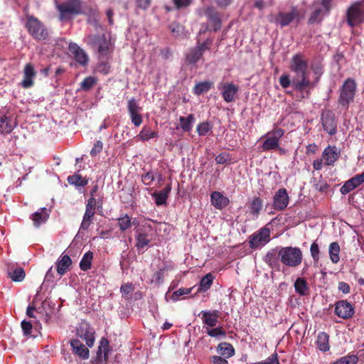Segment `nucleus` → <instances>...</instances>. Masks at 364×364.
<instances>
[{
  "mask_svg": "<svg viewBox=\"0 0 364 364\" xmlns=\"http://www.w3.org/2000/svg\"><path fill=\"white\" fill-rule=\"evenodd\" d=\"M70 346L75 354L77 355L82 359L89 358V350L78 339H72Z\"/></svg>",
  "mask_w": 364,
  "mask_h": 364,
  "instance_id": "nucleus-30",
  "label": "nucleus"
},
{
  "mask_svg": "<svg viewBox=\"0 0 364 364\" xmlns=\"http://www.w3.org/2000/svg\"><path fill=\"white\" fill-rule=\"evenodd\" d=\"M207 334L210 337H218V336H223L225 337L226 333L225 330L223 328V327L219 326L216 328H208L206 331Z\"/></svg>",
  "mask_w": 364,
  "mask_h": 364,
  "instance_id": "nucleus-48",
  "label": "nucleus"
},
{
  "mask_svg": "<svg viewBox=\"0 0 364 364\" xmlns=\"http://www.w3.org/2000/svg\"><path fill=\"white\" fill-rule=\"evenodd\" d=\"M67 180L70 185H74L77 187H84L88 183V179L82 177V176L77 173L69 176Z\"/></svg>",
  "mask_w": 364,
  "mask_h": 364,
  "instance_id": "nucleus-37",
  "label": "nucleus"
},
{
  "mask_svg": "<svg viewBox=\"0 0 364 364\" xmlns=\"http://www.w3.org/2000/svg\"><path fill=\"white\" fill-rule=\"evenodd\" d=\"M284 130L282 128H274L266 134L267 139L262 145L263 151L270 150L283 149L279 147V139L284 136Z\"/></svg>",
  "mask_w": 364,
  "mask_h": 364,
  "instance_id": "nucleus-8",
  "label": "nucleus"
},
{
  "mask_svg": "<svg viewBox=\"0 0 364 364\" xmlns=\"http://www.w3.org/2000/svg\"><path fill=\"white\" fill-rule=\"evenodd\" d=\"M127 109L132 122L134 126L139 127L143 122L142 117L139 114L141 110V107L138 105L134 98H132L128 101Z\"/></svg>",
  "mask_w": 364,
  "mask_h": 364,
  "instance_id": "nucleus-15",
  "label": "nucleus"
},
{
  "mask_svg": "<svg viewBox=\"0 0 364 364\" xmlns=\"http://www.w3.org/2000/svg\"><path fill=\"white\" fill-rule=\"evenodd\" d=\"M213 279L214 277L211 273L205 274L200 282L197 292H205L208 290L213 284Z\"/></svg>",
  "mask_w": 364,
  "mask_h": 364,
  "instance_id": "nucleus-38",
  "label": "nucleus"
},
{
  "mask_svg": "<svg viewBox=\"0 0 364 364\" xmlns=\"http://www.w3.org/2000/svg\"><path fill=\"white\" fill-rule=\"evenodd\" d=\"M222 96L226 102L235 100V96L238 91V87L232 82H225L222 85Z\"/></svg>",
  "mask_w": 364,
  "mask_h": 364,
  "instance_id": "nucleus-25",
  "label": "nucleus"
},
{
  "mask_svg": "<svg viewBox=\"0 0 364 364\" xmlns=\"http://www.w3.org/2000/svg\"><path fill=\"white\" fill-rule=\"evenodd\" d=\"M92 43L97 46L98 53L102 57H107L110 53V43L105 38V36L97 35L93 36Z\"/></svg>",
  "mask_w": 364,
  "mask_h": 364,
  "instance_id": "nucleus-19",
  "label": "nucleus"
},
{
  "mask_svg": "<svg viewBox=\"0 0 364 364\" xmlns=\"http://www.w3.org/2000/svg\"><path fill=\"white\" fill-rule=\"evenodd\" d=\"M211 364H228V361L225 358L218 355H213L210 358Z\"/></svg>",
  "mask_w": 364,
  "mask_h": 364,
  "instance_id": "nucleus-61",
  "label": "nucleus"
},
{
  "mask_svg": "<svg viewBox=\"0 0 364 364\" xmlns=\"http://www.w3.org/2000/svg\"><path fill=\"white\" fill-rule=\"evenodd\" d=\"M294 289L296 293L301 296H306L309 292L308 283L304 278L299 277L294 282Z\"/></svg>",
  "mask_w": 364,
  "mask_h": 364,
  "instance_id": "nucleus-35",
  "label": "nucleus"
},
{
  "mask_svg": "<svg viewBox=\"0 0 364 364\" xmlns=\"http://www.w3.org/2000/svg\"><path fill=\"white\" fill-rule=\"evenodd\" d=\"M154 179H155V177L154 176V173L151 171L147 172L146 173L143 175L141 177L142 182L146 186H150L152 183V182L154 181Z\"/></svg>",
  "mask_w": 364,
  "mask_h": 364,
  "instance_id": "nucleus-59",
  "label": "nucleus"
},
{
  "mask_svg": "<svg viewBox=\"0 0 364 364\" xmlns=\"http://www.w3.org/2000/svg\"><path fill=\"white\" fill-rule=\"evenodd\" d=\"M355 188L354 186L350 183V181H347L341 188L340 191L343 195H346Z\"/></svg>",
  "mask_w": 364,
  "mask_h": 364,
  "instance_id": "nucleus-60",
  "label": "nucleus"
},
{
  "mask_svg": "<svg viewBox=\"0 0 364 364\" xmlns=\"http://www.w3.org/2000/svg\"><path fill=\"white\" fill-rule=\"evenodd\" d=\"M356 82L352 78L346 79L342 85L340 90V95L338 98V103L345 107H348V105L354 100L356 91Z\"/></svg>",
  "mask_w": 364,
  "mask_h": 364,
  "instance_id": "nucleus-5",
  "label": "nucleus"
},
{
  "mask_svg": "<svg viewBox=\"0 0 364 364\" xmlns=\"http://www.w3.org/2000/svg\"><path fill=\"white\" fill-rule=\"evenodd\" d=\"M181 126L184 132H189L192 129V123L194 122V116L191 114L187 117H180Z\"/></svg>",
  "mask_w": 364,
  "mask_h": 364,
  "instance_id": "nucleus-43",
  "label": "nucleus"
},
{
  "mask_svg": "<svg viewBox=\"0 0 364 364\" xmlns=\"http://www.w3.org/2000/svg\"><path fill=\"white\" fill-rule=\"evenodd\" d=\"M279 84L282 86V88H287L290 85L292 86V80L290 79V77L287 74H284L280 76L279 79Z\"/></svg>",
  "mask_w": 364,
  "mask_h": 364,
  "instance_id": "nucleus-52",
  "label": "nucleus"
},
{
  "mask_svg": "<svg viewBox=\"0 0 364 364\" xmlns=\"http://www.w3.org/2000/svg\"><path fill=\"white\" fill-rule=\"evenodd\" d=\"M49 218V213L47 208H41L38 211L32 214L31 220L36 228H39L43 223H45Z\"/></svg>",
  "mask_w": 364,
  "mask_h": 364,
  "instance_id": "nucleus-31",
  "label": "nucleus"
},
{
  "mask_svg": "<svg viewBox=\"0 0 364 364\" xmlns=\"http://www.w3.org/2000/svg\"><path fill=\"white\" fill-rule=\"evenodd\" d=\"M303 260L301 250L297 247H282V264L289 267H297Z\"/></svg>",
  "mask_w": 364,
  "mask_h": 364,
  "instance_id": "nucleus-4",
  "label": "nucleus"
},
{
  "mask_svg": "<svg viewBox=\"0 0 364 364\" xmlns=\"http://www.w3.org/2000/svg\"><path fill=\"white\" fill-rule=\"evenodd\" d=\"M120 290L122 293L129 294L134 291V287L132 284L130 283L124 284L121 286Z\"/></svg>",
  "mask_w": 364,
  "mask_h": 364,
  "instance_id": "nucleus-64",
  "label": "nucleus"
},
{
  "mask_svg": "<svg viewBox=\"0 0 364 364\" xmlns=\"http://www.w3.org/2000/svg\"><path fill=\"white\" fill-rule=\"evenodd\" d=\"M77 335L85 341L88 347L93 346L95 341L94 332L87 324L80 326L77 329Z\"/></svg>",
  "mask_w": 364,
  "mask_h": 364,
  "instance_id": "nucleus-23",
  "label": "nucleus"
},
{
  "mask_svg": "<svg viewBox=\"0 0 364 364\" xmlns=\"http://www.w3.org/2000/svg\"><path fill=\"white\" fill-rule=\"evenodd\" d=\"M136 247L138 249H142V248L145 247L150 242V240L148 237V234L146 232H139L136 236Z\"/></svg>",
  "mask_w": 364,
  "mask_h": 364,
  "instance_id": "nucleus-45",
  "label": "nucleus"
},
{
  "mask_svg": "<svg viewBox=\"0 0 364 364\" xmlns=\"http://www.w3.org/2000/svg\"><path fill=\"white\" fill-rule=\"evenodd\" d=\"M102 147H103L102 142L101 141H97L96 143H95L93 147L92 148V149L90 151V155L92 156H97L98 154H100L102 151Z\"/></svg>",
  "mask_w": 364,
  "mask_h": 364,
  "instance_id": "nucleus-57",
  "label": "nucleus"
},
{
  "mask_svg": "<svg viewBox=\"0 0 364 364\" xmlns=\"http://www.w3.org/2000/svg\"><path fill=\"white\" fill-rule=\"evenodd\" d=\"M157 136L158 134L156 132L152 131L150 128L146 127H144L138 135L139 138L142 141H148Z\"/></svg>",
  "mask_w": 364,
  "mask_h": 364,
  "instance_id": "nucleus-44",
  "label": "nucleus"
},
{
  "mask_svg": "<svg viewBox=\"0 0 364 364\" xmlns=\"http://www.w3.org/2000/svg\"><path fill=\"white\" fill-rule=\"evenodd\" d=\"M289 70L296 74L292 79L293 88L301 92V98L309 97V90L304 92V90L313 85L309 78L308 63L301 53L294 55L290 60Z\"/></svg>",
  "mask_w": 364,
  "mask_h": 364,
  "instance_id": "nucleus-1",
  "label": "nucleus"
},
{
  "mask_svg": "<svg viewBox=\"0 0 364 364\" xmlns=\"http://www.w3.org/2000/svg\"><path fill=\"white\" fill-rule=\"evenodd\" d=\"M72 264V260L68 255H63L56 262V270L58 274L62 277Z\"/></svg>",
  "mask_w": 364,
  "mask_h": 364,
  "instance_id": "nucleus-32",
  "label": "nucleus"
},
{
  "mask_svg": "<svg viewBox=\"0 0 364 364\" xmlns=\"http://www.w3.org/2000/svg\"><path fill=\"white\" fill-rule=\"evenodd\" d=\"M217 352L225 358H229L235 355V350L232 344L222 342L217 346Z\"/></svg>",
  "mask_w": 364,
  "mask_h": 364,
  "instance_id": "nucleus-33",
  "label": "nucleus"
},
{
  "mask_svg": "<svg viewBox=\"0 0 364 364\" xmlns=\"http://www.w3.org/2000/svg\"><path fill=\"white\" fill-rule=\"evenodd\" d=\"M92 220V217L85 213L80 225V230H87L89 228Z\"/></svg>",
  "mask_w": 364,
  "mask_h": 364,
  "instance_id": "nucleus-55",
  "label": "nucleus"
},
{
  "mask_svg": "<svg viewBox=\"0 0 364 364\" xmlns=\"http://www.w3.org/2000/svg\"><path fill=\"white\" fill-rule=\"evenodd\" d=\"M213 43V38H208L203 42H200L197 38L196 46L189 50L186 54V63L188 65H195L202 59L205 50H209Z\"/></svg>",
  "mask_w": 364,
  "mask_h": 364,
  "instance_id": "nucleus-3",
  "label": "nucleus"
},
{
  "mask_svg": "<svg viewBox=\"0 0 364 364\" xmlns=\"http://www.w3.org/2000/svg\"><path fill=\"white\" fill-rule=\"evenodd\" d=\"M220 311L218 310L213 311H202L199 315H201L203 323L208 327H215L218 322V317L220 316Z\"/></svg>",
  "mask_w": 364,
  "mask_h": 364,
  "instance_id": "nucleus-21",
  "label": "nucleus"
},
{
  "mask_svg": "<svg viewBox=\"0 0 364 364\" xmlns=\"http://www.w3.org/2000/svg\"><path fill=\"white\" fill-rule=\"evenodd\" d=\"M317 348L323 351L326 352L330 349L329 336L325 332H321L318 334L316 341Z\"/></svg>",
  "mask_w": 364,
  "mask_h": 364,
  "instance_id": "nucleus-34",
  "label": "nucleus"
},
{
  "mask_svg": "<svg viewBox=\"0 0 364 364\" xmlns=\"http://www.w3.org/2000/svg\"><path fill=\"white\" fill-rule=\"evenodd\" d=\"M174 8L177 10L186 8L189 6L191 3L192 0H172Z\"/></svg>",
  "mask_w": 364,
  "mask_h": 364,
  "instance_id": "nucleus-53",
  "label": "nucleus"
},
{
  "mask_svg": "<svg viewBox=\"0 0 364 364\" xmlns=\"http://www.w3.org/2000/svg\"><path fill=\"white\" fill-rule=\"evenodd\" d=\"M192 289L193 288H180L178 290L173 292L171 295V299L173 301H177L179 299L180 296L186 294H189L191 292Z\"/></svg>",
  "mask_w": 364,
  "mask_h": 364,
  "instance_id": "nucleus-49",
  "label": "nucleus"
},
{
  "mask_svg": "<svg viewBox=\"0 0 364 364\" xmlns=\"http://www.w3.org/2000/svg\"><path fill=\"white\" fill-rule=\"evenodd\" d=\"M270 240V231L269 228H262L250 237L249 245L252 249L265 245Z\"/></svg>",
  "mask_w": 364,
  "mask_h": 364,
  "instance_id": "nucleus-9",
  "label": "nucleus"
},
{
  "mask_svg": "<svg viewBox=\"0 0 364 364\" xmlns=\"http://www.w3.org/2000/svg\"><path fill=\"white\" fill-rule=\"evenodd\" d=\"M110 352L109 341L107 338H102L100 341V346L98 348L97 353V359L95 364H100L99 362L103 361L107 363L108 360V355Z\"/></svg>",
  "mask_w": 364,
  "mask_h": 364,
  "instance_id": "nucleus-22",
  "label": "nucleus"
},
{
  "mask_svg": "<svg viewBox=\"0 0 364 364\" xmlns=\"http://www.w3.org/2000/svg\"><path fill=\"white\" fill-rule=\"evenodd\" d=\"M16 122L11 117L0 113V134H9L16 127Z\"/></svg>",
  "mask_w": 364,
  "mask_h": 364,
  "instance_id": "nucleus-26",
  "label": "nucleus"
},
{
  "mask_svg": "<svg viewBox=\"0 0 364 364\" xmlns=\"http://www.w3.org/2000/svg\"><path fill=\"white\" fill-rule=\"evenodd\" d=\"M213 85L211 81H204L196 84L193 88V92L196 95H200L207 92Z\"/></svg>",
  "mask_w": 364,
  "mask_h": 364,
  "instance_id": "nucleus-41",
  "label": "nucleus"
},
{
  "mask_svg": "<svg viewBox=\"0 0 364 364\" xmlns=\"http://www.w3.org/2000/svg\"><path fill=\"white\" fill-rule=\"evenodd\" d=\"M118 226L121 232H124L132 227L134 222H132V218L127 214L117 219Z\"/></svg>",
  "mask_w": 364,
  "mask_h": 364,
  "instance_id": "nucleus-42",
  "label": "nucleus"
},
{
  "mask_svg": "<svg viewBox=\"0 0 364 364\" xmlns=\"http://www.w3.org/2000/svg\"><path fill=\"white\" fill-rule=\"evenodd\" d=\"M250 213L254 217H257L263 208V203L259 197H255L249 204Z\"/></svg>",
  "mask_w": 364,
  "mask_h": 364,
  "instance_id": "nucleus-36",
  "label": "nucleus"
},
{
  "mask_svg": "<svg viewBox=\"0 0 364 364\" xmlns=\"http://www.w3.org/2000/svg\"><path fill=\"white\" fill-rule=\"evenodd\" d=\"M203 12L209 21L212 30L215 32L220 31L222 27L220 13L213 6L204 8Z\"/></svg>",
  "mask_w": 364,
  "mask_h": 364,
  "instance_id": "nucleus-11",
  "label": "nucleus"
},
{
  "mask_svg": "<svg viewBox=\"0 0 364 364\" xmlns=\"http://www.w3.org/2000/svg\"><path fill=\"white\" fill-rule=\"evenodd\" d=\"M350 183L354 186L355 188H357L360 184L364 183V172L360 174H357L350 179Z\"/></svg>",
  "mask_w": 364,
  "mask_h": 364,
  "instance_id": "nucleus-54",
  "label": "nucleus"
},
{
  "mask_svg": "<svg viewBox=\"0 0 364 364\" xmlns=\"http://www.w3.org/2000/svg\"><path fill=\"white\" fill-rule=\"evenodd\" d=\"M93 259V252L91 251L87 252L80 262V268L82 271H87L91 268L92 261Z\"/></svg>",
  "mask_w": 364,
  "mask_h": 364,
  "instance_id": "nucleus-40",
  "label": "nucleus"
},
{
  "mask_svg": "<svg viewBox=\"0 0 364 364\" xmlns=\"http://www.w3.org/2000/svg\"><path fill=\"white\" fill-rule=\"evenodd\" d=\"M7 273L9 278L17 282H22L26 276L23 268L16 264L9 265Z\"/></svg>",
  "mask_w": 364,
  "mask_h": 364,
  "instance_id": "nucleus-28",
  "label": "nucleus"
},
{
  "mask_svg": "<svg viewBox=\"0 0 364 364\" xmlns=\"http://www.w3.org/2000/svg\"><path fill=\"white\" fill-rule=\"evenodd\" d=\"M61 20L68 18V15H78L82 13L80 0H65L57 5Z\"/></svg>",
  "mask_w": 364,
  "mask_h": 364,
  "instance_id": "nucleus-7",
  "label": "nucleus"
},
{
  "mask_svg": "<svg viewBox=\"0 0 364 364\" xmlns=\"http://www.w3.org/2000/svg\"><path fill=\"white\" fill-rule=\"evenodd\" d=\"M289 198L285 188H279L273 198V206L279 210H284L289 204Z\"/></svg>",
  "mask_w": 364,
  "mask_h": 364,
  "instance_id": "nucleus-17",
  "label": "nucleus"
},
{
  "mask_svg": "<svg viewBox=\"0 0 364 364\" xmlns=\"http://www.w3.org/2000/svg\"><path fill=\"white\" fill-rule=\"evenodd\" d=\"M362 4L356 2L352 4L347 10L346 19L347 23L350 27L358 26L363 21Z\"/></svg>",
  "mask_w": 364,
  "mask_h": 364,
  "instance_id": "nucleus-10",
  "label": "nucleus"
},
{
  "mask_svg": "<svg viewBox=\"0 0 364 364\" xmlns=\"http://www.w3.org/2000/svg\"><path fill=\"white\" fill-rule=\"evenodd\" d=\"M213 126L208 122H203L197 126V132L200 136H205L211 132Z\"/></svg>",
  "mask_w": 364,
  "mask_h": 364,
  "instance_id": "nucleus-47",
  "label": "nucleus"
},
{
  "mask_svg": "<svg viewBox=\"0 0 364 364\" xmlns=\"http://www.w3.org/2000/svg\"><path fill=\"white\" fill-rule=\"evenodd\" d=\"M340 153L337 151L336 146H328L323 151L322 157L324 164L326 166L333 165L339 158Z\"/></svg>",
  "mask_w": 364,
  "mask_h": 364,
  "instance_id": "nucleus-24",
  "label": "nucleus"
},
{
  "mask_svg": "<svg viewBox=\"0 0 364 364\" xmlns=\"http://www.w3.org/2000/svg\"><path fill=\"white\" fill-rule=\"evenodd\" d=\"M165 268L159 269L153 275V281L158 284H161L164 282V274Z\"/></svg>",
  "mask_w": 364,
  "mask_h": 364,
  "instance_id": "nucleus-56",
  "label": "nucleus"
},
{
  "mask_svg": "<svg viewBox=\"0 0 364 364\" xmlns=\"http://www.w3.org/2000/svg\"><path fill=\"white\" fill-rule=\"evenodd\" d=\"M26 27L29 34L36 40L43 41L48 36V30L43 23L33 16L27 17Z\"/></svg>",
  "mask_w": 364,
  "mask_h": 364,
  "instance_id": "nucleus-6",
  "label": "nucleus"
},
{
  "mask_svg": "<svg viewBox=\"0 0 364 364\" xmlns=\"http://www.w3.org/2000/svg\"><path fill=\"white\" fill-rule=\"evenodd\" d=\"M215 162L218 164H230L231 159L229 154L222 153L218 155L215 159Z\"/></svg>",
  "mask_w": 364,
  "mask_h": 364,
  "instance_id": "nucleus-51",
  "label": "nucleus"
},
{
  "mask_svg": "<svg viewBox=\"0 0 364 364\" xmlns=\"http://www.w3.org/2000/svg\"><path fill=\"white\" fill-rule=\"evenodd\" d=\"M36 75V73L33 65L31 63L26 64L23 69V79L21 82V86L23 88L31 87L34 84L33 78Z\"/></svg>",
  "mask_w": 364,
  "mask_h": 364,
  "instance_id": "nucleus-20",
  "label": "nucleus"
},
{
  "mask_svg": "<svg viewBox=\"0 0 364 364\" xmlns=\"http://www.w3.org/2000/svg\"><path fill=\"white\" fill-rule=\"evenodd\" d=\"M321 122L323 129L330 135L337 132V120L335 114L331 110L323 112L321 115Z\"/></svg>",
  "mask_w": 364,
  "mask_h": 364,
  "instance_id": "nucleus-12",
  "label": "nucleus"
},
{
  "mask_svg": "<svg viewBox=\"0 0 364 364\" xmlns=\"http://www.w3.org/2000/svg\"><path fill=\"white\" fill-rule=\"evenodd\" d=\"M21 328L24 335L28 336L31 334V331L32 329V324L31 322L23 321L21 322Z\"/></svg>",
  "mask_w": 364,
  "mask_h": 364,
  "instance_id": "nucleus-63",
  "label": "nucleus"
},
{
  "mask_svg": "<svg viewBox=\"0 0 364 364\" xmlns=\"http://www.w3.org/2000/svg\"><path fill=\"white\" fill-rule=\"evenodd\" d=\"M332 8V0H316L311 5V12L307 23L313 25L321 23L324 17L330 14Z\"/></svg>",
  "mask_w": 364,
  "mask_h": 364,
  "instance_id": "nucleus-2",
  "label": "nucleus"
},
{
  "mask_svg": "<svg viewBox=\"0 0 364 364\" xmlns=\"http://www.w3.org/2000/svg\"><path fill=\"white\" fill-rule=\"evenodd\" d=\"M310 252H311V255L314 259V262L315 263H317L319 260L320 250H319L318 245L316 242H314L311 244V247H310Z\"/></svg>",
  "mask_w": 364,
  "mask_h": 364,
  "instance_id": "nucleus-50",
  "label": "nucleus"
},
{
  "mask_svg": "<svg viewBox=\"0 0 364 364\" xmlns=\"http://www.w3.org/2000/svg\"><path fill=\"white\" fill-rule=\"evenodd\" d=\"M211 204L217 209L222 210L230 203L228 198L218 191H213L210 195Z\"/></svg>",
  "mask_w": 364,
  "mask_h": 364,
  "instance_id": "nucleus-27",
  "label": "nucleus"
},
{
  "mask_svg": "<svg viewBox=\"0 0 364 364\" xmlns=\"http://www.w3.org/2000/svg\"><path fill=\"white\" fill-rule=\"evenodd\" d=\"M70 53L74 60L80 65L85 66L88 63L89 58L85 51L75 43H70L68 46Z\"/></svg>",
  "mask_w": 364,
  "mask_h": 364,
  "instance_id": "nucleus-16",
  "label": "nucleus"
},
{
  "mask_svg": "<svg viewBox=\"0 0 364 364\" xmlns=\"http://www.w3.org/2000/svg\"><path fill=\"white\" fill-rule=\"evenodd\" d=\"M328 251L331 261L333 264L338 263L340 260V246L338 243L336 242H331L329 245Z\"/></svg>",
  "mask_w": 364,
  "mask_h": 364,
  "instance_id": "nucleus-39",
  "label": "nucleus"
},
{
  "mask_svg": "<svg viewBox=\"0 0 364 364\" xmlns=\"http://www.w3.org/2000/svg\"><path fill=\"white\" fill-rule=\"evenodd\" d=\"M335 314L343 319H348L353 316L354 308L346 300H341L335 304Z\"/></svg>",
  "mask_w": 364,
  "mask_h": 364,
  "instance_id": "nucleus-14",
  "label": "nucleus"
},
{
  "mask_svg": "<svg viewBox=\"0 0 364 364\" xmlns=\"http://www.w3.org/2000/svg\"><path fill=\"white\" fill-rule=\"evenodd\" d=\"M171 183H168L161 191H154L151 196L154 198L155 203L157 205H162L166 203L167 198L171 191Z\"/></svg>",
  "mask_w": 364,
  "mask_h": 364,
  "instance_id": "nucleus-29",
  "label": "nucleus"
},
{
  "mask_svg": "<svg viewBox=\"0 0 364 364\" xmlns=\"http://www.w3.org/2000/svg\"><path fill=\"white\" fill-rule=\"evenodd\" d=\"M265 263L271 268L279 269L282 263V247L270 250L264 258Z\"/></svg>",
  "mask_w": 364,
  "mask_h": 364,
  "instance_id": "nucleus-13",
  "label": "nucleus"
},
{
  "mask_svg": "<svg viewBox=\"0 0 364 364\" xmlns=\"http://www.w3.org/2000/svg\"><path fill=\"white\" fill-rule=\"evenodd\" d=\"M169 28L172 34L176 37L178 36L182 33L183 30V27L177 23H172L170 25Z\"/></svg>",
  "mask_w": 364,
  "mask_h": 364,
  "instance_id": "nucleus-58",
  "label": "nucleus"
},
{
  "mask_svg": "<svg viewBox=\"0 0 364 364\" xmlns=\"http://www.w3.org/2000/svg\"><path fill=\"white\" fill-rule=\"evenodd\" d=\"M298 16L299 12L294 8L290 12H279L276 16L274 22L282 27H284L289 25Z\"/></svg>",
  "mask_w": 364,
  "mask_h": 364,
  "instance_id": "nucleus-18",
  "label": "nucleus"
},
{
  "mask_svg": "<svg viewBox=\"0 0 364 364\" xmlns=\"http://www.w3.org/2000/svg\"><path fill=\"white\" fill-rule=\"evenodd\" d=\"M151 1L152 0H135L136 6L143 10L147 9L150 6Z\"/></svg>",
  "mask_w": 364,
  "mask_h": 364,
  "instance_id": "nucleus-62",
  "label": "nucleus"
},
{
  "mask_svg": "<svg viewBox=\"0 0 364 364\" xmlns=\"http://www.w3.org/2000/svg\"><path fill=\"white\" fill-rule=\"evenodd\" d=\"M97 83V79L92 76L86 77L80 83V89L89 91Z\"/></svg>",
  "mask_w": 364,
  "mask_h": 364,
  "instance_id": "nucleus-46",
  "label": "nucleus"
}]
</instances>
